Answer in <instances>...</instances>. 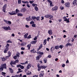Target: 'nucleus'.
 Returning a JSON list of instances; mask_svg holds the SVG:
<instances>
[{
    "label": "nucleus",
    "mask_w": 77,
    "mask_h": 77,
    "mask_svg": "<svg viewBox=\"0 0 77 77\" xmlns=\"http://www.w3.org/2000/svg\"><path fill=\"white\" fill-rule=\"evenodd\" d=\"M6 64L1 65V67L0 68V71H2L3 70L4 68L6 69Z\"/></svg>",
    "instance_id": "obj_1"
},
{
    "label": "nucleus",
    "mask_w": 77,
    "mask_h": 77,
    "mask_svg": "<svg viewBox=\"0 0 77 77\" xmlns=\"http://www.w3.org/2000/svg\"><path fill=\"white\" fill-rule=\"evenodd\" d=\"M32 19L33 20H36L37 21H40L39 20V18H40V17L38 16L37 17L35 16H33L32 17Z\"/></svg>",
    "instance_id": "obj_2"
},
{
    "label": "nucleus",
    "mask_w": 77,
    "mask_h": 77,
    "mask_svg": "<svg viewBox=\"0 0 77 77\" xmlns=\"http://www.w3.org/2000/svg\"><path fill=\"white\" fill-rule=\"evenodd\" d=\"M2 28L3 29H4V30H11V28L9 26H8V27L3 26L2 27Z\"/></svg>",
    "instance_id": "obj_3"
},
{
    "label": "nucleus",
    "mask_w": 77,
    "mask_h": 77,
    "mask_svg": "<svg viewBox=\"0 0 77 77\" xmlns=\"http://www.w3.org/2000/svg\"><path fill=\"white\" fill-rule=\"evenodd\" d=\"M58 9V7L57 6H55V7H53L52 8V11H56Z\"/></svg>",
    "instance_id": "obj_4"
},
{
    "label": "nucleus",
    "mask_w": 77,
    "mask_h": 77,
    "mask_svg": "<svg viewBox=\"0 0 77 77\" xmlns=\"http://www.w3.org/2000/svg\"><path fill=\"white\" fill-rule=\"evenodd\" d=\"M63 19H64V21H66L67 23H69V18L67 19L66 17H63Z\"/></svg>",
    "instance_id": "obj_5"
},
{
    "label": "nucleus",
    "mask_w": 77,
    "mask_h": 77,
    "mask_svg": "<svg viewBox=\"0 0 77 77\" xmlns=\"http://www.w3.org/2000/svg\"><path fill=\"white\" fill-rule=\"evenodd\" d=\"M64 5L66 7V8H69L70 6V3L69 2L66 3L64 4Z\"/></svg>",
    "instance_id": "obj_6"
},
{
    "label": "nucleus",
    "mask_w": 77,
    "mask_h": 77,
    "mask_svg": "<svg viewBox=\"0 0 77 77\" xmlns=\"http://www.w3.org/2000/svg\"><path fill=\"white\" fill-rule=\"evenodd\" d=\"M8 14H9L10 15H17L16 12H15V11H12L11 12H9Z\"/></svg>",
    "instance_id": "obj_7"
},
{
    "label": "nucleus",
    "mask_w": 77,
    "mask_h": 77,
    "mask_svg": "<svg viewBox=\"0 0 77 77\" xmlns=\"http://www.w3.org/2000/svg\"><path fill=\"white\" fill-rule=\"evenodd\" d=\"M45 18H47L50 17L52 18H53V16L50 14H47L45 16Z\"/></svg>",
    "instance_id": "obj_8"
},
{
    "label": "nucleus",
    "mask_w": 77,
    "mask_h": 77,
    "mask_svg": "<svg viewBox=\"0 0 77 77\" xmlns=\"http://www.w3.org/2000/svg\"><path fill=\"white\" fill-rule=\"evenodd\" d=\"M7 7V5L6 4H5L3 7V11L4 12H6V8Z\"/></svg>",
    "instance_id": "obj_9"
},
{
    "label": "nucleus",
    "mask_w": 77,
    "mask_h": 77,
    "mask_svg": "<svg viewBox=\"0 0 77 77\" xmlns=\"http://www.w3.org/2000/svg\"><path fill=\"white\" fill-rule=\"evenodd\" d=\"M44 71H41V73L39 75L40 77H43L44 76Z\"/></svg>",
    "instance_id": "obj_10"
},
{
    "label": "nucleus",
    "mask_w": 77,
    "mask_h": 77,
    "mask_svg": "<svg viewBox=\"0 0 77 77\" xmlns=\"http://www.w3.org/2000/svg\"><path fill=\"white\" fill-rule=\"evenodd\" d=\"M16 64V63H15V62L14 61H11V62L10 63V65L12 66V65H15Z\"/></svg>",
    "instance_id": "obj_11"
},
{
    "label": "nucleus",
    "mask_w": 77,
    "mask_h": 77,
    "mask_svg": "<svg viewBox=\"0 0 77 77\" xmlns=\"http://www.w3.org/2000/svg\"><path fill=\"white\" fill-rule=\"evenodd\" d=\"M48 33H49V35H52V33H53L52 30L51 29H50L48 30Z\"/></svg>",
    "instance_id": "obj_12"
},
{
    "label": "nucleus",
    "mask_w": 77,
    "mask_h": 77,
    "mask_svg": "<svg viewBox=\"0 0 77 77\" xmlns=\"http://www.w3.org/2000/svg\"><path fill=\"white\" fill-rule=\"evenodd\" d=\"M8 54L9 55L8 56L6 57V58H7V59H8V58H9V57H10V56H11V55L12 54L11 52L10 51L8 52Z\"/></svg>",
    "instance_id": "obj_13"
},
{
    "label": "nucleus",
    "mask_w": 77,
    "mask_h": 77,
    "mask_svg": "<svg viewBox=\"0 0 77 77\" xmlns=\"http://www.w3.org/2000/svg\"><path fill=\"white\" fill-rule=\"evenodd\" d=\"M8 50H9V48H6L5 49L4 51V53H7V51H8Z\"/></svg>",
    "instance_id": "obj_14"
},
{
    "label": "nucleus",
    "mask_w": 77,
    "mask_h": 77,
    "mask_svg": "<svg viewBox=\"0 0 77 77\" xmlns=\"http://www.w3.org/2000/svg\"><path fill=\"white\" fill-rule=\"evenodd\" d=\"M47 67V66H40L41 69H45Z\"/></svg>",
    "instance_id": "obj_15"
},
{
    "label": "nucleus",
    "mask_w": 77,
    "mask_h": 77,
    "mask_svg": "<svg viewBox=\"0 0 77 77\" xmlns=\"http://www.w3.org/2000/svg\"><path fill=\"white\" fill-rule=\"evenodd\" d=\"M72 45L69 43H67L66 45V47H68V46H72Z\"/></svg>",
    "instance_id": "obj_16"
},
{
    "label": "nucleus",
    "mask_w": 77,
    "mask_h": 77,
    "mask_svg": "<svg viewBox=\"0 0 77 77\" xmlns=\"http://www.w3.org/2000/svg\"><path fill=\"white\" fill-rule=\"evenodd\" d=\"M37 40L32 41L31 42V44H36V42H37Z\"/></svg>",
    "instance_id": "obj_17"
},
{
    "label": "nucleus",
    "mask_w": 77,
    "mask_h": 77,
    "mask_svg": "<svg viewBox=\"0 0 77 77\" xmlns=\"http://www.w3.org/2000/svg\"><path fill=\"white\" fill-rule=\"evenodd\" d=\"M31 65L30 63H29L27 66V69H29L31 67Z\"/></svg>",
    "instance_id": "obj_18"
},
{
    "label": "nucleus",
    "mask_w": 77,
    "mask_h": 77,
    "mask_svg": "<svg viewBox=\"0 0 77 77\" xmlns=\"http://www.w3.org/2000/svg\"><path fill=\"white\" fill-rule=\"evenodd\" d=\"M39 57H41V55H39V56H38L37 57H36V60H39L40 59Z\"/></svg>",
    "instance_id": "obj_19"
},
{
    "label": "nucleus",
    "mask_w": 77,
    "mask_h": 77,
    "mask_svg": "<svg viewBox=\"0 0 77 77\" xmlns=\"http://www.w3.org/2000/svg\"><path fill=\"white\" fill-rule=\"evenodd\" d=\"M26 11V9L25 8H22L20 11V12H24Z\"/></svg>",
    "instance_id": "obj_20"
},
{
    "label": "nucleus",
    "mask_w": 77,
    "mask_h": 77,
    "mask_svg": "<svg viewBox=\"0 0 77 77\" xmlns=\"http://www.w3.org/2000/svg\"><path fill=\"white\" fill-rule=\"evenodd\" d=\"M42 48V44H41L40 46H39V48H38L37 50V51H38L39 50H40V49H41V48Z\"/></svg>",
    "instance_id": "obj_21"
},
{
    "label": "nucleus",
    "mask_w": 77,
    "mask_h": 77,
    "mask_svg": "<svg viewBox=\"0 0 77 77\" xmlns=\"http://www.w3.org/2000/svg\"><path fill=\"white\" fill-rule=\"evenodd\" d=\"M17 16L18 17H23V14L21 13H18L17 14Z\"/></svg>",
    "instance_id": "obj_22"
},
{
    "label": "nucleus",
    "mask_w": 77,
    "mask_h": 77,
    "mask_svg": "<svg viewBox=\"0 0 77 77\" xmlns=\"http://www.w3.org/2000/svg\"><path fill=\"white\" fill-rule=\"evenodd\" d=\"M23 72V70H22L21 69H19L18 71L17 72V73L18 74V73H20V72Z\"/></svg>",
    "instance_id": "obj_23"
},
{
    "label": "nucleus",
    "mask_w": 77,
    "mask_h": 77,
    "mask_svg": "<svg viewBox=\"0 0 77 77\" xmlns=\"http://www.w3.org/2000/svg\"><path fill=\"white\" fill-rule=\"evenodd\" d=\"M30 47H31V44H29L27 45V47L28 48V50H29L30 49Z\"/></svg>",
    "instance_id": "obj_24"
},
{
    "label": "nucleus",
    "mask_w": 77,
    "mask_h": 77,
    "mask_svg": "<svg viewBox=\"0 0 77 77\" xmlns=\"http://www.w3.org/2000/svg\"><path fill=\"white\" fill-rule=\"evenodd\" d=\"M29 35V33H26L24 35V38H27V36Z\"/></svg>",
    "instance_id": "obj_25"
},
{
    "label": "nucleus",
    "mask_w": 77,
    "mask_h": 77,
    "mask_svg": "<svg viewBox=\"0 0 77 77\" xmlns=\"http://www.w3.org/2000/svg\"><path fill=\"white\" fill-rule=\"evenodd\" d=\"M49 3H50V6L51 7L53 6L54 5H53V2L51 1Z\"/></svg>",
    "instance_id": "obj_26"
},
{
    "label": "nucleus",
    "mask_w": 77,
    "mask_h": 77,
    "mask_svg": "<svg viewBox=\"0 0 77 77\" xmlns=\"http://www.w3.org/2000/svg\"><path fill=\"white\" fill-rule=\"evenodd\" d=\"M31 53H36V51L35 50V49H33L32 50L30 51Z\"/></svg>",
    "instance_id": "obj_27"
},
{
    "label": "nucleus",
    "mask_w": 77,
    "mask_h": 77,
    "mask_svg": "<svg viewBox=\"0 0 77 77\" xmlns=\"http://www.w3.org/2000/svg\"><path fill=\"white\" fill-rule=\"evenodd\" d=\"M37 53L39 54H42V55L44 54V53L41 52H37Z\"/></svg>",
    "instance_id": "obj_28"
},
{
    "label": "nucleus",
    "mask_w": 77,
    "mask_h": 77,
    "mask_svg": "<svg viewBox=\"0 0 77 77\" xmlns=\"http://www.w3.org/2000/svg\"><path fill=\"white\" fill-rule=\"evenodd\" d=\"M76 3H77V0H74L73 2V5H75Z\"/></svg>",
    "instance_id": "obj_29"
},
{
    "label": "nucleus",
    "mask_w": 77,
    "mask_h": 77,
    "mask_svg": "<svg viewBox=\"0 0 77 77\" xmlns=\"http://www.w3.org/2000/svg\"><path fill=\"white\" fill-rule=\"evenodd\" d=\"M46 43H47V39L44 40L43 42L44 45H46Z\"/></svg>",
    "instance_id": "obj_30"
},
{
    "label": "nucleus",
    "mask_w": 77,
    "mask_h": 77,
    "mask_svg": "<svg viewBox=\"0 0 77 77\" xmlns=\"http://www.w3.org/2000/svg\"><path fill=\"white\" fill-rule=\"evenodd\" d=\"M21 64H22V65H26V64H28V61H26L25 62L23 63H21Z\"/></svg>",
    "instance_id": "obj_31"
},
{
    "label": "nucleus",
    "mask_w": 77,
    "mask_h": 77,
    "mask_svg": "<svg viewBox=\"0 0 77 77\" xmlns=\"http://www.w3.org/2000/svg\"><path fill=\"white\" fill-rule=\"evenodd\" d=\"M9 69L11 73H13V72H14V71L13 70V69H12L9 68Z\"/></svg>",
    "instance_id": "obj_32"
},
{
    "label": "nucleus",
    "mask_w": 77,
    "mask_h": 77,
    "mask_svg": "<svg viewBox=\"0 0 77 77\" xmlns=\"http://www.w3.org/2000/svg\"><path fill=\"white\" fill-rule=\"evenodd\" d=\"M7 24H9V25H11V24H12V23H11V21H8V22L7 23Z\"/></svg>",
    "instance_id": "obj_33"
},
{
    "label": "nucleus",
    "mask_w": 77,
    "mask_h": 77,
    "mask_svg": "<svg viewBox=\"0 0 77 77\" xmlns=\"http://www.w3.org/2000/svg\"><path fill=\"white\" fill-rule=\"evenodd\" d=\"M26 20H27V21H30L32 20V19H29L28 18H26Z\"/></svg>",
    "instance_id": "obj_34"
},
{
    "label": "nucleus",
    "mask_w": 77,
    "mask_h": 77,
    "mask_svg": "<svg viewBox=\"0 0 77 77\" xmlns=\"http://www.w3.org/2000/svg\"><path fill=\"white\" fill-rule=\"evenodd\" d=\"M6 42L7 43H12V42L10 40H8Z\"/></svg>",
    "instance_id": "obj_35"
},
{
    "label": "nucleus",
    "mask_w": 77,
    "mask_h": 77,
    "mask_svg": "<svg viewBox=\"0 0 77 77\" xmlns=\"http://www.w3.org/2000/svg\"><path fill=\"white\" fill-rule=\"evenodd\" d=\"M34 9L36 11H38V8L36 6L34 8Z\"/></svg>",
    "instance_id": "obj_36"
},
{
    "label": "nucleus",
    "mask_w": 77,
    "mask_h": 77,
    "mask_svg": "<svg viewBox=\"0 0 77 77\" xmlns=\"http://www.w3.org/2000/svg\"><path fill=\"white\" fill-rule=\"evenodd\" d=\"M59 47L61 49H62L63 48V46L62 45H60Z\"/></svg>",
    "instance_id": "obj_37"
},
{
    "label": "nucleus",
    "mask_w": 77,
    "mask_h": 77,
    "mask_svg": "<svg viewBox=\"0 0 77 77\" xmlns=\"http://www.w3.org/2000/svg\"><path fill=\"white\" fill-rule=\"evenodd\" d=\"M43 60H44V63H47V59H46V58L44 59Z\"/></svg>",
    "instance_id": "obj_38"
},
{
    "label": "nucleus",
    "mask_w": 77,
    "mask_h": 77,
    "mask_svg": "<svg viewBox=\"0 0 77 77\" xmlns=\"http://www.w3.org/2000/svg\"><path fill=\"white\" fill-rule=\"evenodd\" d=\"M59 48H60V47H59V46H57L55 47V48L56 50H57V49H59Z\"/></svg>",
    "instance_id": "obj_39"
},
{
    "label": "nucleus",
    "mask_w": 77,
    "mask_h": 77,
    "mask_svg": "<svg viewBox=\"0 0 77 77\" xmlns=\"http://www.w3.org/2000/svg\"><path fill=\"white\" fill-rule=\"evenodd\" d=\"M6 74V73L5 72H2V75H4V77H5V74Z\"/></svg>",
    "instance_id": "obj_40"
},
{
    "label": "nucleus",
    "mask_w": 77,
    "mask_h": 77,
    "mask_svg": "<svg viewBox=\"0 0 77 77\" xmlns=\"http://www.w3.org/2000/svg\"><path fill=\"white\" fill-rule=\"evenodd\" d=\"M20 12V11L17 9H16V13H18Z\"/></svg>",
    "instance_id": "obj_41"
},
{
    "label": "nucleus",
    "mask_w": 77,
    "mask_h": 77,
    "mask_svg": "<svg viewBox=\"0 0 77 77\" xmlns=\"http://www.w3.org/2000/svg\"><path fill=\"white\" fill-rule=\"evenodd\" d=\"M20 53H17L16 54V56L17 57H19L20 56Z\"/></svg>",
    "instance_id": "obj_42"
},
{
    "label": "nucleus",
    "mask_w": 77,
    "mask_h": 77,
    "mask_svg": "<svg viewBox=\"0 0 77 77\" xmlns=\"http://www.w3.org/2000/svg\"><path fill=\"white\" fill-rule=\"evenodd\" d=\"M32 26L33 27H36V24H34L32 25Z\"/></svg>",
    "instance_id": "obj_43"
},
{
    "label": "nucleus",
    "mask_w": 77,
    "mask_h": 77,
    "mask_svg": "<svg viewBox=\"0 0 77 77\" xmlns=\"http://www.w3.org/2000/svg\"><path fill=\"white\" fill-rule=\"evenodd\" d=\"M21 3V0H18V4H20Z\"/></svg>",
    "instance_id": "obj_44"
},
{
    "label": "nucleus",
    "mask_w": 77,
    "mask_h": 77,
    "mask_svg": "<svg viewBox=\"0 0 77 77\" xmlns=\"http://www.w3.org/2000/svg\"><path fill=\"white\" fill-rule=\"evenodd\" d=\"M60 8L61 10H63V9H64V7L63 6H61L60 7Z\"/></svg>",
    "instance_id": "obj_45"
},
{
    "label": "nucleus",
    "mask_w": 77,
    "mask_h": 77,
    "mask_svg": "<svg viewBox=\"0 0 77 77\" xmlns=\"http://www.w3.org/2000/svg\"><path fill=\"white\" fill-rule=\"evenodd\" d=\"M32 74V72H29L27 73H26L27 75H30Z\"/></svg>",
    "instance_id": "obj_46"
},
{
    "label": "nucleus",
    "mask_w": 77,
    "mask_h": 77,
    "mask_svg": "<svg viewBox=\"0 0 77 77\" xmlns=\"http://www.w3.org/2000/svg\"><path fill=\"white\" fill-rule=\"evenodd\" d=\"M29 3H30V4H32L33 3H34V1H29Z\"/></svg>",
    "instance_id": "obj_47"
},
{
    "label": "nucleus",
    "mask_w": 77,
    "mask_h": 77,
    "mask_svg": "<svg viewBox=\"0 0 77 77\" xmlns=\"http://www.w3.org/2000/svg\"><path fill=\"white\" fill-rule=\"evenodd\" d=\"M20 67L21 69H24V67L23 66H21H21Z\"/></svg>",
    "instance_id": "obj_48"
},
{
    "label": "nucleus",
    "mask_w": 77,
    "mask_h": 77,
    "mask_svg": "<svg viewBox=\"0 0 77 77\" xmlns=\"http://www.w3.org/2000/svg\"><path fill=\"white\" fill-rule=\"evenodd\" d=\"M53 47H51L50 49L51 51V52H52L53 51Z\"/></svg>",
    "instance_id": "obj_49"
},
{
    "label": "nucleus",
    "mask_w": 77,
    "mask_h": 77,
    "mask_svg": "<svg viewBox=\"0 0 77 77\" xmlns=\"http://www.w3.org/2000/svg\"><path fill=\"white\" fill-rule=\"evenodd\" d=\"M18 75H15L12 76L11 77H18Z\"/></svg>",
    "instance_id": "obj_50"
},
{
    "label": "nucleus",
    "mask_w": 77,
    "mask_h": 77,
    "mask_svg": "<svg viewBox=\"0 0 77 77\" xmlns=\"http://www.w3.org/2000/svg\"><path fill=\"white\" fill-rule=\"evenodd\" d=\"M30 24H34V22L33 21H31L30 23Z\"/></svg>",
    "instance_id": "obj_51"
},
{
    "label": "nucleus",
    "mask_w": 77,
    "mask_h": 77,
    "mask_svg": "<svg viewBox=\"0 0 77 77\" xmlns=\"http://www.w3.org/2000/svg\"><path fill=\"white\" fill-rule=\"evenodd\" d=\"M41 66L38 67V71H40V70H41Z\"/></svg>",
    "instance_id": "obj_52"
},
{
    "label": "nucleus",
    "mask_w": 77,
    "mask_h": 77,
    "mask_svg": "<svg viewBox=\"0 0 77 77\" xmlns=\"http://www.w3.org/2000/svg\"><path fill=\"white\" fill-rule=\"evenodd\" d=\"M61 3H63H63H65V2L64 1H63V0H62L61 2Z\"/></svg>",
    "instance_id": "obj_53"
},
{
    "label": "nucleus",
    "mask_w": 77,
    "mask_h": 77,
    "mask_svg": "<svg viewBox=\"0 0 77 77\" xmlns=\"http://www.w3.org/2000/svg\"><path fill=\"white\" fill-rule=\"evenodd\" d=\"M15 63H18L19 62V60H17L15 61Z\"/></svg>",
    "instance_id": "obj_54"
},
{
    "label": "nucleus",
    "mask_w": 77,
    "mask_h": 77,
    "mask_svg": "<svg viewBox=\"0 0 77 77\" xmlns=\"http://www.w3.org/2000/svg\"><path fill=\"white\" fill-rule=\"evenodd\" d=\"M14 59L16 60L17 59V57L16 56H15L14 57Z\"/></svg>",
    "instance_id": "obj_55"
},
{
    "label": "nucleus",
    "mask_w": 77,
    "mask_h": 77,
    "mask_svg": "<svg viewBox=\"0 0 77 77\" xmlns=\"http://www.w3.org/2000/svg\"><path fill=\"white\" fill-rule=\"evenodd\" d=\"M26 6L28 7V8H30V5L28 4L26 5Z\"/></svg>",
    "instance_id": "obj_56"
},
{
    "label": "nucleus",
    "mask_w": 77,
    "mask_h": 77,
    "mask_svg": "<svg viewBox=\"0 0 77 77\" xmlns=\"http://www.w3.org/2000/svg\"><path fill=\"white\" fill-rule=\"evenodd\" d=\"M34 41H36L37 40V37L35 36V37L33 38Z\"/></svg>",
    "instance_id": "obj_57"
},
{
    "label": "nucleus",
    "mask_w": 77,
    "mask_h": 77,
    "mask_svg": "<svg viewBox=\"0 0 77 77\" xmlns=\"http://www.w3.org/2000/svg\"><path fill=\"white\" fill-rule=\"evenodd\" d=\"M29 38H31V35H29L27 37V39H29Z\"/></svg>",
    "instance_id": "obj_58"
},
{
    "label": "nucleus",
    "mask_w": 77,
    "mask_h": 77,
    "mask_svg": "<svg viewBox=\"0 0 77 77\" xmlns=\"http://www.w3.org/2000/svg\"><path fill=\"white\" fill-rule=\"evenodd\" d=\"M29 2H28V1L25 2V4H29Z\"/></svg>",
    "instance_id": "obj_59"
},
{
    "label": "nucleus",
    "mask_w": 77,
    "mask_h": 77,
    "mask_svg": "<svg viewBox=\"0 0 77 77\" xmlns=\"http://www.w3.org/2000/svg\"><path fill=\"white\" fill-rule=\"evenodd\" d=\"M6 46L7 48H8V47H9V44H7Z\"/></svg>",
    "instance_id": "obj_60"
},
{
    "label": "nucleus",
    "mask_w": 77,
    "mask_h": 77,
    "mask_svg": "<svg viewBox=\"0 0 77 77\" xmlns=\"http://www.w3.org/2000/svg\"><path fill=\"white\" fill-rule=\"evenodd\" d=\"M4 22H5V23H8V21H7V20H4Z\"/></svg>",
    "instance_id": "obj_61"
},
{
    "label": "nucleus",
    "mask_w": 77,
    "mask_h": 77,
    "mask_svg": "<svg viewBox=\"0 0 77 77\" xmlns=\"http://www.w3.org/2000/svg\"><path fill=\"white\" fill-rule=\"evenodd\" d=\"M5 60V58L3 57L2 58V61H4Z\"/></svg>",
    "instance_id": "obj_62"
},
{
    "label": "nucleus",
    "mask_w": 77,
    "mask_h": 77,
    "mask_svg": "<svg viewBox=\"0 0 77 77\" xmlns=\"http://www.w3.org/2000/svg\"><path fill=\"white\" fill-rule=\"evenodd\" d=\"M20 66L21 65L20 64L18 65L17 66V67H20Z\"/></svg>",
    "instance_id": "obj_63"
},
{
    "label": "nucleus",
    "mask_w": 77,
    "mask_h": 77,
    "mask_svg": "<svg viewBox=\"0 0 77 77\" xmlns=\"http://www.w3.org/2000/svg\"><path fill=\"white\" fill-rule=\"evenodd\" d=\"M38 77V75H34L32 77Z\"/></svg>",
    "instance_id": "obj_64"
}]
</instances>
